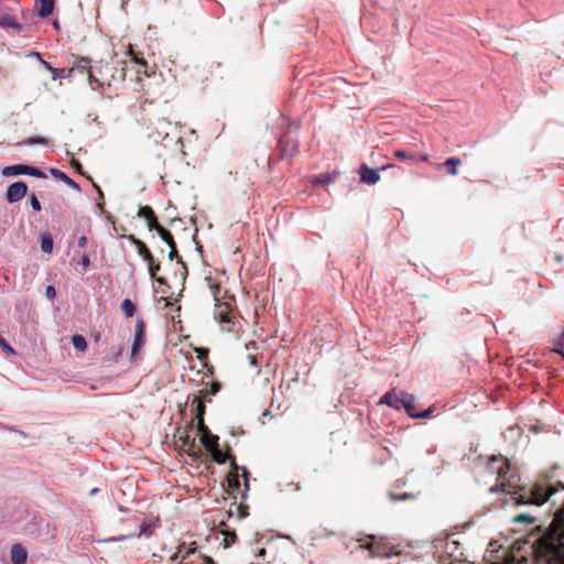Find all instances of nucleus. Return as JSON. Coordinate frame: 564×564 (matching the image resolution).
<instances>
[{
    "instance_id": "1",
    "label": "nucleus",
    "mask_w": 564,
    "mask_h": 564,
    "mask_svg": "<svg viewBox=\"0 0 564 564\" xmlns=\"http://www.w3.org/2000/svg\"><path fill=\"white\" fill-rule=\"evenodd\" d=\"M534 554L538 560H544L547 564H564L563 518L554 519L545 534L536 541Z\"/></svg>"
},
{
    "instance_id": "2",
    "label": "nucleus",
    "mask_w": 564,
    "mask_h": 564,
    "mask_svg": "<svg viewBox=\"0 0 564 564\" xmlns=\"http://www.w3.org/2000/svg\"><path fill=\"white\" fill-rule=\"evenodd\" d=\"M126 74V62L100 63L88 70V79L90 84L95 83L98 87H117L124 82Z\"/></svg>"
},
{
    "instance_id": "3",
    "label": "nucleus",
    "mask_w": 564,
    "mask_h": 564,
    "mask_svg": "<svg viewBox=\"0 0 564 564\" xmlns=\"http://www.w3.org/2000/svg\"><path fill=\"white\" fill-rule=\"evenodd\" d=\"M390 408L397 410L403 409L405 413L413 419H426L433 412L432 406L423 411H417L416 397L405 391L398 392L395 389L390 390Z\"/></svg>"
},
{
    "instance_id": "4",
    "label": "nucleus",
    "mask_w": 564,
    "mask_h": 564,
    "mask_svg": "<svg viewBox=\"0 0 564 564\" xmlns=\"http://www.w3.org/2000/svg\"><path fill=\"white\" fill-rule=\"evenodd\" d=\"M555 491V488L550 487L546 480H543L535 482L529 491L522 489V492H520L514 499L518 505L542 506Z\"/></svg>"
},
{
    "instance_id": "5",
    "label": "nucleus",
    "mask_w": 564,
    "mask_h": 564,
    "mask_svg": "<svg viewBox=\"0 0 564 564\" xmlns=\"http://www.w3.org/2000/svg\"><path fill=\"white\" fill-rule=\"evenodd\" d=\"M226 479L232 494H240L242 499L247 497V491L249 490V471L246 467L238 466L235 458L230 462V470Z\"/></svg>"
},
{
    "instance_id": "6",
    "label": "nucleus",
    "mask_w": 564,
    "mask_h": 564,
    "mask_svg": "<svg viewBox=\"0 0 564 564\" xmlns=\"http://www.w3.org/2000/svg\"><path fill=\"white\" fill-rule=\"evenodd\" d=\"M178 557H181L180 564H215L210 557L197 553L196 542L189 544L185 542L181 543L172 560L174 561Z\"/></svg>"
},
{
    "instance_id": "7",
    "label": "nucleus",
    "mask_w": 564,
    "mask_h": 564,
    "mask_svg": "<svg viewBox=\"0 0 564 564\" xmlns=\"http://www.w3.org/2000/svg\"><path fill=\"white\" fill-rule=\"evenodd\" d=\"M214 316L221 325L223 330L234 332L236 321L228 303L218 302L215 307Z\"/></svg>"
},
{
    "instance_id": "8",
    "label": "nucleus",
    "mask_w": 564,
    "mask_h": 564,
    "mask_svg": "<svg viewBox=\"0 0 564 564\" xmlns=\"http://www.w3.org/2000/svg\"><path fill=\"white\" fill-rule=\"evenodd\" d=\"M145 344V323L142 319L137 321L134 327V340L131 347V358H135Z\"/></svg>"
},
{
    "instance_id": "9",
    "label": "nucleus",
    "mask_w": 564,
    "mask_h": 564,
    "mask_svg": "<svg viewBox=\"0 0 564 564\" xmlns=\"http://www.w3.org/2000/svg\"><path fill=\"white\" fill-rule=\"evenodd\" d=\"M28 193V185L24 182H15L7 189V200L9 203H17L21 200Z\"/></svg>"
},
{
    "instance_id": "10",
    "label": "nucleus",
    "mask_w": 564,
    "mask_h": 564,
    "mask_svg": "<svg viewBox=\"0 0 564 564\" xmlns=\"http://www.w3.org/2000/svg\"><path fill=\"white\" fill-rule=\"evenodd\" d=\"M208 395V391L206 388L200 389L198 391V394L194 397L192 401V412H194V417L198 420L199 417H204L206 406H205V399Z\"/></svg>"
},
{
    "instance_id": "11",
    "label": "nucleus",
    "mask_w": 564,
    "mask_h": 564,
    "mask_svg": "<svg viewBox=\"0 0 564 564\" xmlns=\"http://www.w3.org/2000/svg\"><path fill=\"white\" fill-rule=\"evenodd\" d=\"M172 123L166 119L158 120L156 127L149 134L155 142H163L169 137V129Z\"/></svg>"
},
{
    "instance_id": "12",
    "label": "nucleus",
    "mask_w": 564,
    "mask_h": 564,
    "mask_svg": "<svg viewBox=\"0 0 564 564\" xmlns=\"http://www.w3.org/2000/svg\"><path fill=\"white\" fill-rule=\"evenodd\" d=\"M462 164V160L457 156H452L445 160L443 163L434 164L435 169L446 167V173L451 176H456L458 174L457 167Z\"/></svg>"
},
{
    "instance_id": "13",
    "label": "nucleus",
    "mask_w": 564,
    "mask_h": 564,
    "mask_svg": "<svg viewBox=\"0 0 564 564\" xmlns=\"http://www.w3.org/2000/svg\"><path fill=\"white\" fill-rule=\"evenodd\" d=\"M360 180L366 184H375L379 181V170L369 169L367 165H361L359 171Z\"/></svg>"
},
{
    "instance_id": "14",
    "label": "nucleus",
    "mask_w": 564,
    "mask_h": 564,
    "mask_svg": "<svg viewBox=\"0 0 564 564\" xmlns=\"http://www.w3.org/2000/svg\"><path fill=\"white\" fill-rule=\"evenodd\" d=\"M89 62L90 61L88 58H80L77 62H75L73 67L69 69V76H73V77H75L76 75H87L88 76V70L94 69V67L89 65Z\"/></svg>"
},
{
    "instance_id": "15",
    "label": "nucleus",
    "mask_w": 564,
    "mask_h": 564,
    "mask_svg": "<svg viewBox=\"0 0 564 564\" xmlns=\"http://www.w3.org/2000/svg\"><path fill=\"white\" fill-rule=\"evenodd\" d=\"M180 441L185 448V452L192 456L197 458L200 454V448L196 445L195 438H192L189 435H184L180 437Z\"/></svg>"
},
{
    "instance_id": "16",
    "label": "nucleus",
    "mask_w": 564,
    "mask_h": 564,
    "mask_svg": "<svg viewBox=\"0 0 564 564\" xmlns=\"http://www.w3.org/2000/svg\"><path fill=\"white\" fill-rule=\"evenodd\" d=\"M279 147L283 156H292L297 151V143L291 138L280 139Z\"/></svg>"
},
{
    "instance_id": "17",
    "label": "nucleus",
    "mask_w": 564,
    "mask_h": 564,
    "mask_svg": "<svg viewBox=\"0 0 564 564\" xmlns=\"http://www.w3.org/2000/svg\"><path fill=\"white\" fill-rule=\"evenodd\" d=\"M390 564H416L411 557L410 553L401 554L394 552L393 547L390 546Z\"/></svg>"
},
{
    "instance_id": "18",
    "label": "nucleus",
    "mask_w": 564,
    "mask_h": 564,
    "mask_svg": "<svg viewBox=\"0 0 564 564\" xmlns=\"http://www.w3.org/2000/svg\"><path fill=\"white\" fill-rule=\"evenodd\" d=\"M28 557L25 549L21 544L11 547V560L14 564H24Z\"/></svg>"
},
{
    "instance_id": "19",
    "label": "nucleus",
    "mask_w": 564,
    "mask_h": 564,
    "mask_svg": "<svg viewBox=\"0 0 564 564\" xmlns=\"http://www.w3.org/2000/svg\"><path fill=\"white\" fill-rule=\"evenodd\" d=\"M51 174L56 180H59V181L64 182L65 184H67L72 188L77 189V191L80 189L79 185L75 181H73L68 175H66L64 172H62V171H59L57 169H51Z\"/></svg>"
},
{
    "instance_id": "20",
    "label": "nucleus",
    "mask_w": 564,
    "mask_h": 564,
    "mask_svg": "<svg viewBox=\"0 0 564 564\" xmlns=\"http://www.w3.org/2000/svg\"><path fill=\"white\" fill-rule=\"evenodd\" d=\"M26 170H28V165H23V164L9 165L2 170V175L3 176L21 175V174H25Z\"/></svg>"
},
{
    "instance_id": "21",
    "label": "nucleus",
    "mask_w": 564,
    "mask_h": 564,
    "mask_svg": "<svg viewBox=\"0 0 564 564\" xmlns=\"http://www.w3.org/2000/svg\"><path fill=\"white\" fill-rule=\"evenodd\" d=\"M133 243L135 245L138 252L143 258V260L147 262H151L153 254L151 253L147 245L139 239H133Z\"/></svg>"
},
{
    "instance_id": "22",
    "label": "nucleus",
    "mask_w": 564,
    "mask_h": 564,
    "mask_svg": "<svg viewBox=\"0 0 564 564\" xmlns=\"http://www.w3.org/2000/svg\"><path fill=\"white\" fill-rule=\"evenodd\" d=\"M218 440H219L218 436L214 435L212 433L200 436V442L208 452L212 449H215V447L219 446Z\"/></svg>"
},
{
    "instance_id": "23",
    "label": "nucleus",
    "mask_w": 564,
    "mask_h": 564,
    "mask_svg": "<svg viewBox=\"0 0 564 564\" xmlns=\"http://www.w3.org/2000/svg\"><path fill=\"white\" fill-rule=\"evenodd\" d=\"M552 350L564 358V328L552 339Z\"/></svg>"
},
{
    "instance_id": "24",
    "label": "nucleus",
    "mask_w": 564,
    "mask_h": 564,
    "mask_svg": "<svg viewBox=\"0 0 564 564\" xmlns=\"http://www.w3.org/2000/svg\"><path fill=\"white\" fill-rule=\"evenodd\" d=\"M148 267H149V273H150L152 279H155L159 284H166V280L164 278H161V276L158 278L156 276V273L161 269L160 262H156L154 260V258H152V261L148 262Z\"/></svg>"
},
{
    "instance_id": "25",
    "label": "nucleus",
    "mask_w": 564,
    "mask_h": 564,
    "mask_svg": "<svg viewBox=\"0 0 564 564\" xmlns=\"http://www.w3.org/2000/svg\"><path fill=\"white\" fill-rule=\"evenodd\" d=\"M54 10V0H40L39 15L46 18L52 14Z\"/></svg>"
},
{
    "instance_id": "26",
    "label": "nucleus",
    "mask_w": 564,
    "mask_h": 564,
    "mask_svg": "<svg viewBox=\"0 0 564 564\" xmlns=\"http://www.w3.org/2000/svg\"><path fill=\"white\" fill-rule=\"evenodd\" d=\"M212 454L213 460L217 464H225L227 459H232L228 454L223 453L219 446L215 447V449L209 451Z\"/></svg>"
},
{
    "instance_id": "27",
    "label": "nucleus",
    "mask_w": 564,
    "mask_h": 564,
    "mask_svg": "<svg viewBox=\"0 0 564 564\" xmlns=\"http://www.w3.org/2000/svg\"><path fill=\"white\" fill-rule=\"evenodd\" d=\"M121 311L127 317H132L137 311V307L131 300L126 299L121 303Z\"/></svg>"
},
{
    "instance_id": "28",
    "label": "nucleus",
    "mask_w": 564,
    "mask_h": 564,
    "mask_svg": "<svg viewBox=\"0 0 564 564\" xmlns=\"http://www.w3.org/2000/svg\"><path fill=\"white\" fill-rule=\"evenodd\" d=\"M53 246H54V242H53L51 235H43L42 239H41L42 251L50 254L53 251Z\"/></svg>"
},
{
    "instance_id": "29",
    "label": "nucleus",
    "mask_w": 564,
    "mask_h": 564,
    "mask_svg": "<svg viewBox=\"0 0 564 564\" xmlns=\"http://www.w3.org/2000/svg\"><path fill=\"white\" fill-rule=\"evenodd\" d=\"M72 344L77 350L80 351H85L87 348L86 339L82 335H74L72 337Z\"/></svg>"
},
{
    "instance_id": "30",
    "label": "nucleus",
    "mask_w": 564,
    "mask_h": 564,
    "mask_svg": "<svg viewBox=\"0 0 564 564\" xmlns=\"http://www.w3.org/2000/svg\"><path fill=\"white\" fill-rule=\"evenodd\" d=\"M0 25L4 29L14 28L18 29V22L10 15H4L0 19Z\"/></svg>"
},
{
    "instance_id": "31",
    "label": "nucleus",
    "mask_w": 564,
    "mask_h": 564,
    "mask_svg": "<svg viewBox=\"0 0 564 564\" xmlns=\"http://www.w3.org/2000/svg\"><path fill=\"white\" fill-rule=\"evenodd\" d=\"M127 54L131 57V61H133L135 64L145 66L147 62L143 57H140L137 53H134L133 47L131 44L128 45Z\"/></svg>"
},
{
    "instance_id": "32",
    "label": "nucleus",
    "mask_w": 564,
    "mask_h": 564,
    "mask_svg": "<svg viewBox=\"0 0 564 564\" xmlns=\"http://www.w3.org/2000/svg\"><path fill=\"white\" fill-rule=\"evenodd\" d=\"M158 234L169 245V247L176 245L171 231H169L164 227L162 229H160V232H158Z\"/></svg>"
},
{
    "instance_id": "33",
    "label": "nucleus",
    "mask_w": 564,
    "mask_h": 564,
    "mask_svg": "<svg viewBox=\"0 0 564 564\" xmlns=\"http://www.w3.org/2000/svg\"><path fill=\"white\" fill-rule=\"evenodd\" d=\"M154 212L150 206H142L138 210V216L144 218L145 220L151 219L154 216Z\"/></svg>"
},
{
    "instance_id": "34",
    "label": "nucleus",
    "mask_w": 564,
    "mask_h": 564,
    "mask_svg": "<svg viewBox=\"0 0 564 564\" xmlns=\"http://www.w3.org/2000/svg\"><path fill=\"white\" fill-rule=\"evenodd\" d=\"M513 522L516 523H534L535 519L527 513H520L513 518Z\"/></svg>"
},
{
    "instance_id": "35",
    "label": "nucleus",
    "mask_w": 564,
    "mask_h": 564,
    "mask_svg": "<svg viewBox=\"0 0 564 564\" xmlns=\"http://www.w3.org/2000/svg\"><path fill=\"white\" fill-rule=\"evenodd\" d=\"M149 230H155L156 232H160V229L163 228V226L158 221L156 216L154 215L151 219L147 220Z\"/></svg>"
},
{
    "instance_id": "36",
    "label": "nucleus",
    "mask_w": 564,
    "mask_h": 564,
    "mask_svg": "<svg viewBox=\"0 0 564 564\" xmlns=\"http://www.w3.org/2000/svg\"><path fill=\"white\" fill-rule=\"evenodd\" d=\"M0 347L3 349V351L7 354V355H15V350L14 348L7 343V340L0 336Z\"/></svg>"
},
{
    "instance_id": "37",
    "label": "nucleus",
    "mask_w": 564,
    "mask_h": 564,
    "mask_svg": "<svg viewBox=\"0 0 564 564\" xmlns=\"http://www.w3.org/2000/svg\"><path fill=\"white\" fill-rule=\"evenodd\" d=\"M25 174L32 175V176H35V177H40V178H45L46 177V175L42 171H40L36 167L29 166V165H28V170H26Z\"/></svg>"
},
{
    "instance_id": "38",
    "label": "nucleus",
    "mask_w": 564,
    "mask_h": 564,
    "mask_svg": "<svg viewBox=\"0 0 564 564\" xmlns=\"http://www.w3.org/2000/svg\"><path fill=\"white\" fill-rule=\"evenodd\" d=\"M197 431L200 434V436L210 433V431L208 430V427L204 423V417H199L197 420Z\"/></svg>"
},
{
    "instance_id": "39",
    "label": "nucleus",
    "mask_w": 564,
    "mask_h": 564,
    "mask_svg": "<svg viewBox=\"0 0 564 564\" xmlns=\"http://www.w3.org/2000/svg\"><path fill=\"white\" fill-rule=\"evenodd\" d=\"M360 547L368 549V550L371 552V554H372L373 556H376V555H377V556H386V555H388V553H386V552H381V551H379V550H375V546H373V544H371V543H367V544H365V545H364V544H361V545H360Z\"/></svg>"
},
{
    "instance_id": "40",
    "label": "nucleus",
    "mask_w": 564,
    "mask_h": 564,
    "mask_svg": "<svg viewBox=\"0 0 564 564\" xmlns=\"http://www.w3.org/2000/svg\"><path fill=\"white\" fill-rule=\"evenodd\" d=\"M170 248H171V250H170V253H169V259L170 260L177 259V262L182 263L183 267H185L184 262L182 261V259L177 254L176 245L171 246Z\"/></svg>"
},
{
    "instance_id": "41",
    "label": "nucleus",
    "mask_w": 564,
    "mask_h": 564,
    "mask_svg": "<svg viewBox=\"0 0 564 564\" xmlns=\"http://www.w3.org/2000/svg\"><path fill=\"white\" fill-rule=\"evenodd\" d=\"M30 204L35 212H40L42 209L41 203L34 194L30 196Z\"/></svg>"
},
{
    "instance_id": "42",
    "label": "nucleus",
    "mask_w": 564,
    "mask_h": 564,
    "mask_svg": "<svg viewBox=\"0 0 564 564\" xmlns=\"http://www.w3.org/2000/svg\"><path fill=\"white\" fill-rule=\"evenodd\" d=\"M153 533V527L151 524H142L141 530L138 533V536L144 534L147 536L151 535Z\"/></svg>"
},
{
    "instance_id": "43",
    "label": "nucleus",
    "mask_w": 564,
    "mask_h": 564,
    "mask_svg": "<svg viewBox=\"0 0 564 564\" xmlns=\"http://www.w3.org/2000/svg\"><path fill=\"white\" fill-rule=\"evenodd\" d=\"M122 350H123V348L121 345H119L117 348H111L112 356H111L110 360L116 361L122 355Z\"/></svg>"
},
{
    "instance_id": "44",
    "label": "nucleus",
    "mask_w": 564,
    "mask_h": 564,
    "mask_svg": "<svg viewBox=\"0 0 564 564\" xmlns=\"http://www.w3.org/2000/svg\"><path fill=\"white\" fill-rule=\"evenodd\" d=\"M220 388H221L220 383L217 382V381H214V382H212L210 388L209 389L206 388V389L208 391V394H213L214 395V394L219 392Z\"/></svg>"
},
{
    "instance_id": "45",
    "label": "nucleus",
    "mask_w": 564,
    "mask_h": 564,
    "mask_svg": "<svg viewBox=\"0 0 564 564\" xmlns=\"http://www.w3.org/2000/svg\"><path fill=\"white\" fill-rule=\"evenodd\" d=\"M394 155L398 158V159H401V160H405V159H409V160H414V156L413 155H410L408 154L405 151H402V150H398L394 152Z\"/></svg>"
},
{
    "instance_id": "46",
    "label": "nucleus",
    "mask_w": 564,
    "mask_h": 564,
    "mask_svg": "<svg viewBox=\"0 0 564 564\" xmlns=\"http://www.w3.org/2000/svg\"><path fill=\"white\" fill-rule=\"evenodd\" d=\"M197 358L205 361L208 358V350L206 348L196 349Z\"/></svg>"
},
{
    "instance_id": "47",
    "label": "nucleus",
    "mask_w": 564,
    "mask_h": 564,
    "mask_svg": "<svg viewBox=\"0 0 564 564\" xmlns=\"http://www.w3.org/2000/svg\"><path fill=\"white\" fill-rule=\"evenodd\" d=\"M45 295L48 300H53L56 296V291L53 285H48L45 290Z\"/></svg>"
},
{
    "instance_id": "48",
    "label": "nucleus",
    "mask_w": 564,
    "mask_h": 564,
    "mask_svg": "<svg viewBox=\"0 0 564 564\" xmlns=\"http://www.w3.org/2000/svg\"><path fill=\"white\" fill-rule=\"evenodd\" d=\"M410 497H413L412 494H408V492H404L402 495H397V494H391L390 495V498L394 499V500H401V499H405V498H410Z\"/></svg>"
},
{
    "instance_id": "49",
    "label": "nucleus",
    "mask_w": 564,
    "mask_h": 564,
    "mask_svg": "<svg viewBox=\"0 0 564 564\" xmlns=\"http://www.w3.org/2000/svg\"><path fill=\"white\" fill-rule=\"evenodd\" d=\"M508 469H509V465H508V463H507V462H503V463L501 464V466L499 467V469H498V475H499V477H501V476H503L505 474H507Z\"/></svg>"
},
{
    "instance_id": "50",
    "label": "nucleus",
    "mask_w": 564,
    "mask_h": 564,
    "mask_svg": "<svg viewBox=\"0 0 564 564\" xmlns=\"http://www.w3.org/2000/svg\"><path fill=\"white\" fill-rule=\"evenodd\" d=\"M316 181L321 184H326L332 181V177L329 175H319Z\"/></svg>"
},
{
    "instance_id": "51",
    "label": "nucleus",
    "mask_w": 564,
    "mask_h": 564,
    "mask_svg": "<svg viewBox=\"0 0 564 564\" xmlns=\"http://www.w3.org/2000/svg\"><path fill=\"white\" fill-rule=\"evenodd\" d=\"M80 263L83 264L84 268H88L90 265L89 257L87 254H84L80 258Z\"/></svg>"
},
{
    "instance_id": "52",
    "label": "nucleus",
    "mask_w": 564,
    "mask_h": 564,
    "mask_svg": "<svg viewBox=\"0 0 564 564\" xmlns=\"http://www.w3.org/2000/svg\"><path fill=\"white\" fill-rule=\"evenodd\" d=\"M77 245L79 248H85L86 245H87V237L86 236H82L78 238V241H77Z\"/></svg>"
},
{
    "instance_id": "53",
    "label": "nucleus",
    "mask_w": 564,
    "mask_h": 564,
    "mask_svg": "<svg viewBox=\"0 0 564 564\" xmlns=\"http://www.w3.org/2000/svg\"><path fill=\"white\" fill-rule=\"evenodd\" d=\"M379 404H388V392L381 395Z\"/></svg>"
},
{
    "instance_id": "54",
    "label": "nucleus",
    "mask_w": 564,
    "mask_h": 564,
    "mask_svg": "<svg viewBox=\"0 0 564 564\" xmlns=\"http://www.w3.org/2000/svg\"><path fill=\"white\" fill-rule=\"evenodd\" d=\"M161 301H164L165 306L173 305V301L170 297H161Z\"/></svg>"
},
{
    "instance_id": "55",
    "label": "nucleus",
    "mask_w": 564,
    "mask_h": 564,
    "mask_svg": "<svg viewBox=\"0 0 564 564\" xmlns=\"http://www.w3.org/2000/svg\"><path fill=\"white\" fill-rule=\"evenodd\" d=\"M94 186H95V188L98 191L99 198H100V199H104V193H102V191L100 189V187H99L98 185H96V184H94Z\"/></svg>"
},
{
    "instance_id": "56",
    "label": "nucleus",
    "mask_w": 564,
    "mask_h": 564,
    "mask_svg": "<svg viewBox=\"0 0 564 564\" xmlns=\"http://www.w3.org/2000/svg\"><path fill=\"white\" fill-rule=\"evenodd\" d=\"M236 539H237L236 533H232V534L229 536V540H231V542H234Z\"/></svg>"
},
{
    "instance_id": "57",
    "label": "nucleus",
    "mask_w": 564,
    "mask_h": 564,
    "mask_svg": "<svg viewBox=\"0 0 564 564\" xmlns=\"http://www.w3.org/2000/svg\"><path fill=\"white\" fill-rule=\"evenodd\" d=\"M427 159H429L427 154L422 155V156L420 158V160H422V161H427Z\"/></svg>"
},
{
    "instance_id": "58",
    "label": "nucleus",
    "mask_w": 564,
    "mask_h": 564,
    "mask_svg": "<svg viewBox=\"0 0 564 564\" xmlns=\"http://www.w3.org/2000/svg\"><path fill=\"white\" fill-rule=\"evenodd\" d=\"M43 63H44V65L46 66V68H48V69H51V70H54V69L51 67V65H50L48 63H46V62H43Z\"/></svg>"
},
{
    "instance_id": "59",
    "label": "nucleus",
    "mask_w": 564,
    "mask_h": 564,
    "mask_svg": "<svg viewBox=\"0 0 564 564\" xmlns=\"http://www.w3.org/2000/svg\"><path fill=\"white\" fill-rule=\"evenodd\" d=\"M75 169H80V163L75 162Z\"/></svg>"
},
{
    "instance_id": "60",
    "label": "nucleus",
    "mask_w": 564,
    "mask_h": 564,
    "mask_svg": "<svg viewBox=\"0 0 564 564\" xmlns=\"http://www.w3.org/2000/svg\"><path fill=\"white\" fill-rule=\"evenodd\" d=\"M75 169H80V163L75 162Z\"/></svg>"
},
{
    "instance_id": "61",
    "label": "nucleus",
    "mask_w": 564,
    "mask_h": 564,
    "mask_svg": "<svg viewBox=\"0 0 564 564\" xmlns=\"http://www.w3.org/2000/svg\"><path fill=\"white\" fill-rule=\"evenodd\" d=\"M99 338H100V335H99V334H97V335L95 336V340H99Z\"/></svg>"
},
{
    "instance_id": "62",
    "label": "nucleus",
    "mask_w": 564,
    "mask_h": 564,
    "mask_svg": "<svg viewBox=\"0 0 564 564\" xmlns=\"http://www.w3.org/2000/svg\"><path fill=\"white\" fill-rule=\"evenodd\" d=\"M96 492H97V489L95 488V489H93V490H91V492H90V494H91V495H94V494H96Z\"/></svg>"
},
{
    "instance_id": "63",
    "label": "nucleus",
    "mask_w": 564,
    "mask_h": 564,
    "mask_svg": "<svg viewBox=\"0 0 564 564\" xmlns=\"http://www.w3.org/2000/svg\"><path fill=\"white\" fill-rule=\"evenodd\" d=\"M215 290H216V291H215V293H216V292L219 290V286H218V285H216V286H215Z\"/></svg>"
}]
</instances>
